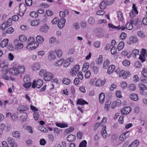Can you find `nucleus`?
Listing matches in <instances>:
<instances>
[{"mask_svg":"<svg viewBox=\"0 0 147 147\" xmlns=\"http://www.w3.org/2000/svg\"><path fill=\"white\" fill-rule=\"evenodd\" d=\"M25 70V67L23 66H19L18 68L13 67L10 69V73L11 74H23Z\"/></svg>","mask_w":147,"mask_h":147,"instance_id":"1","label":"nucleus"},{"mask_svg":"<svg viewBox=\"0 0 147 147\" xmlns=\"http://www.w3.org/2000/svg\"><path fill=\"white\" fill-rule=\"evenodd\" d=\"M43 84V82L42 80L39 79L37 81L36 80H34L32 82V87L35 88L36 87L39 88L42 86Z\"/></svg>","mask_w":147,"mask_h":147,"instance_id":"2","label":"nucleus"},{"mask_svg":"<svg viewBox=\"0 0 147 147\" xmlns=\"http://www.w3.org/2000/svg\"><path fill=\"white\" fill-rule=\"evenodd\" d=\"M115 69V66L113 65H110L108 69V74H111L112 73H115L117 74H118L120 71V68H118L115 70H114Z\"/></svg>","mask_w":147,"mask_h":147,"instance_id":"3","label":"nucleus"},{"mask_svg":"<svg viewBox=\"0 0 147 147\" xmlns=\"http://www.w3.org/2000/svg\"><path fill=\"white\" fill-rule=\"evenodd\" d=\"M32 43H28V45L26 47L27 50L28 51L32 50L38 47V44L37 43L33 44Z\"/></svg>","mask_w":147,"mask_h":147,"instance_id":"4","label":"nucleus"},{"mask_svg":"<svg viewBox=\"0 0 147 147\" xmlns=\"http://www.w3.org/2000/svg\"><path fill=\"white\" fill-rule=\"evenodd\" d=\"M80 69V66L79 65H77L74 66L70 71L71 74H82V72L79 71Z\"/></svg>","mask_w":147,"mask_h":147,"instance_id":"5","label":"nucleus"},{"mask_svg":"<svg viewBox=\"0 0 147 147\" xmlns=\"http://www.w3.org/2000/svg\"><path fill=\"white\" fill-rule=\"evenodd\" d=\"M19 7L20 13L19 15L20 16H22L24 14L26 9V6L24 3H22L20 5Z\"/></svg>","mask_w":147,"mask_h":147,"instance_id":"6","label":"nucleus"},{"mask_svg":"<svg viewBox=\"0 0 147 147\" xmlns=\"http://www.w3.org/2000/svg\"><path fill=\"white\" fill-rule=\"evenodd\" d=\"M131 108L129 107H127L123 108L121 110V112L123 115H125L128 114L131 111Z\"/></svg>","mask_w":147,"mask_h":147,"instance_id":"7","label":"nucleus"},{"mask_svg":"<svg viewBox=\"0 0 147 147\" xmlns=\"http://www.w3.org/2000/svg\"><path fill=\"white\" fill-rule=\"evenodd\" d=\"M138 41V38L136 37L131 36L129 38L127 42L129 45H131L137 42Z\"/></svg>","mask_w":147,"mask_h":147,"instance_id":"8","label":"nucleus"},{"mask_svg":"<svg viewBox=\"0 0 147 147\" xmlns=\"http://www.w3.org/2000/svg\"><path fill=\"white\" fill-rule=\"evenodd\" d=\"M43 78L45 81H50L53 78V74H43Z\"/></svg>","mask_w":147,"mask_h":147,"instance_id":"9","label":"nucleus"},{"mask_svg":"<svg viewBox=\"0 0 147 147\" xmlns=\"http://www.w3.org/2000/svg\"><path fill=\"white\" fill-rule=\"evenodd\" d=\"M129 131H127L123 134H121L119 137L120 140L122 141H124L127 138H128L129 136L128 134Z\"/></svg>","mask_w":147,"mask_h":147,"instance_id":"10","label":"nucleus"},{"mask_svg":"<svg viewBox=\"0 0 147 147\" xmlns=\"http://www.w3.org/2000/svg\"><path fill=\"white\" fill-rule=\"evenodd\" d=\"M65 22V19L62 18L60 19L58 24V26L59 28L61 29L64 26Z\"/></svg>","mask_w":147,"mask_h":147,"instance_id":"11","label":"nucleus"},{"mask_svg":"<svg viewBox=\"0 0 147 147\" xmlns=\"http://www.w3.org/2000/svg\"><path fill=\"white\" fill-rule=\"evenodd\" d=\"M49 28L48 26L44 25L40 27L39 30L41 32L46 33L47 32Z\"/></svg>","mask_w":147,"mask_h":147,"instance_id":"12","label":"nucleus"},{"mask_svg":"<svg viewBox=\"0 0 147 147\" xmlns=\"http://www.w3.org/2000/svg\"><path fill=\"white\" fill-rule=\"evenodd\" d=\"M40 65L39 63H34L32 66V70L35 71H38L40 69Z\"/></svg>","mask_w":147,"mask_h":147,"instance_id":"13","label":"nucleus"},{"mask_svg":"<svg viewBox=\"0 0 147 147\" xmlns=\"http://www.w3.org/2000/svg\"><path fill=\"white\" fill-rule=\"evenodd\" d=\"M139 87L140 89V92L142 94H144V91L146 90V86L144 84H139Z\"/></svg>","mask_w":147,"mask_h":147,"instance_id":"14","label":"nucleus"},{"mask_svg":"<svg viewBox=\"0 0 147 147\" xmlns=\"http://www.w3.org/2000/svg\"><path fill=\"white\" fill-rule=\"evenodd\" d=\"M36 39L37 43L40 44H42L44 40V39L43 37L40 35H38L36 36Z\"/></svg>","mask_w":147,"mask_h":147,"instance_id":"15","label":"nucleus"},{"mask_svg":"<svg viewBox=\"0 0 147 147\" xmlns=\"http://www.w3.org/2000/svg\"><path fill=\"white\" fill-rule=\"evenodd\" d=\"M9 40L7 38L4 39L0 43V46L2 48L6 47L8 44Z\"/></svg>","mask_w":147,"mask_h":147,"instance_id":"16","label":"nucleus"},{"mask_svg":"<svg viewBox=\"0 0 147 147\" xmlns=\"http://www.w3.org/2000/svg\"><path fill=\"white\" fill-rule=\"evenodd\" d=\"M134 22V21L131 20L130 22L127 23L125 25L126 29L129 30H132L133 28L132 24Z\"/></svg>","mask_w":147,"mask_h":147,"instance_id":"17","label":"nucleus"},{"mask_svg":"<svg viewBox=\"0 0 147 147\" xmlns=\"http://www.w3.org/2000/svg\"><path fill=\"white\" fill-rule=\"evenodd\" d=\"M78 105H83L85 104H88V103L86 101L83 100L82 98L78 99L77 102Z\"/></svg>","mask_w":147,"mask_h":147,"instance_id":"18","label":"nucleus"},{"mask_svg":"<svg viewBox=\"0 0 147 147\" xmlns=\"http://www.w3.org/2000/svg\"><path fill=\"white\" fill-rule=\"evenodd\" d=\"M76 138V136L72 134H70L67 137V140L69 142H74L75 141Z\"/></svg>","mask_w":147,"mask_h":147,"instance_id":"19","label":"nucleus"},{"mask_svg":"<svg viewBox=\"0 0 147 147\" xmlns=\"http://www.w3.org/2000/svg\"><path fill=\"white\" fill-rule=\"evenodd\" d=\"M94 62H92L90 64V66L93 72L94 73H97L98 71V69L97 67L95 66L94 65Z\"/></svg>","mask_w":147,"mask_h":147,"instance_id":"20","label":"nucleus"},{"mask_svg":"<svg viewBox=\"0 0 147 147\" xmlns=\"http://www.w3.org/2000/svg\"><path fill=\"white\" fill-rule=\"evenodd\" d=\"M55 52L53 51H51L49 52L48 57L49 58L51 59H54L56 57L55 55Z\"/></svg>","mask_w":147,"mask_h":147,"instance_id":"21","label":"nucleus"},{"mask_svg":"<svg viewBox=\"0 0 147 147\" xmlns=\"http://www.w3.org/2000/svg\"><path fill=\"white\" fill-rule=\"evenodd\" d=\"M28 109V107L26 105H21L18 109V110L20 112H23L27 111Z\"/></svg>","mask_w":147,"mask_h":147,"instance_id":"22","label":"nucleus"},{"mask_svg":"<svg viewBox=\"0 0 147 147\" xmlns=\"http://www.w3.org/2000/svg\"><path fill=\"white\" fill-rule=\"evenodd\" d=\"M24 47L23 44L21 43H18L15 45V49L18 50L22 49Z\"/></svg>","mask_w":147,"mask_h":147,"instance_id":"23","label":"nucleus"},{"mask_svg":"<svg viewBox=\"0 0 147 147\" xmlns=\"http://www.w3.org/2000/svg\"><path fill=\"white\" fill-rule=\"evenodd\" d=\"M106 126H104L103 128L102 129L101 131L102 136H103L104 138H106L107 135V133L106 130Z\"/></svg>","mask_w":147,"mask_h":147,"instance_id":"24","label":"nucleus"},{"mask_svg":"<svg viewBox=\"0 0 147 147\" xmlns=\"http://www.w3.org/2000/svg\"><path fill=\"white\" fill-rule=\"evenodd\" d=\"M56 125L58 127L61 128H65L68 126L67 124L63 123H55Z\"/></svg>","mask_w":147,"mask_h":147,"instance_id":"25","label":"nucleus"},{"mask_svg":"<svg viewBox=\"0 0 147 147\" xmlns=\"http://www.w3.org/2000/svg\"><path fill=\"white\" fill-rule=\"evenodd\" d=\"M139 143L138 140H136L131 143L128 147H137Z\"/></svg>","mask_w":147,"mask_h":147,"instance_id":"26","label":"nucleus"},{"mask_svg":"<svg viewBox=\"0 0 147 147\" xmlns=\"http://www.w3.org/2000/svg\"><path fill=\"white\" fill-rule=\"evenodd\" d=\"M130 98L132 100L136 101L138 99V97L137 94H132L130 96Z\"/></svg>","mask_w":147,"mask_h":147,"instance_id":"27","label":"nucleus"},{"mask_svg":"<svg viewBox=\"0 0 147 147\" xmlns=\"http://www.w3.org/2000/svg\"><path fill=\"white\" fill-rule=\"evenodd\" d=\"M23 80L24 82H31V78L30 75L28 74L24 76Z\"/></svg>","mask_w":147,"mask_h":147,"instance_id":"28","label":"nucleus"},{"mask_svg":"<svg viewBox=\"0 0 147 147\" xmlns=\"http://www.w3.org/2000/svg\"><path fill=\"white\" fill-rule=\"evenodd\" d=\"M124 43L123 42L121 41L119 42L117 46V49L118 51H121L122 50L124 47Z\"/></svg>","mask_w":147,"mask_h":147,"instance_id":"29","label":"nucleus"},{"mask_svg":"<svg viewBox=\"0 0 147 147\" xmlns=\"http://www.w3.org/2000/svg\"><path fill=\"white\" fill-rule=\"evenodd\" d=\"M128 88L130 91H133L136 90V87L134 84H129Z\"/></svg>","mask_w":147,"mask_h":147,"instance_id":"30","label":"nucleus"},{"mask_svg":"<svg viewBox=\"0 0 147 147\" xmlns=\"http://www.w3.org/2000/svg\"><path fill=\"white\" fill-rule=\"evenodd\" d=\"M105 94L103 93H100L99 96V98L100 102L102 103L103 102L105 98Z\"/></svg>","mask_w":147,"mask_h":147,"instance_id":"31","label":"nucleus"},{"mask_svg":"<svg viewBox=\"0 0 147 147\" xmlns=\"http://www.w3.org/2000/svg\"><path fill=\"white\" fill-rule=\"evenodd\" d=\"M117 15L118 20L120 21H122L123 20V18L122 13L120 11H118Z\"/></svg>","mask_w":147,"mask_h":147,"instance_id":"32","label":"nucleus"},{"mask_svg":"<svg viewBox=\"0 0 147 147\" xmlns=\"http://www.w3.org/2000/svg\"><path fill=\"white\" fill-rule=\"evenodd\" d=\"M64 61V59H61L57 61L56 63L54 65L56 66L61 65L63 63Z\"/></svg>","mask_w":147,"mask_h":147,"instance_id":"33","label":"nucleus"},{"mask_svg":"<svg viewBox=\"0 0 147 147\" xmlns=\"http://www.w3.org/2000/svg\"><path fill=\"white\" fill-rule=\"evenodd\" d=\"M141 80L144 83H147V74H142Z\"/></svg>","mask_w":147,"mask_h":147,"instance_id":"34","label":"nucleus"},{"mask_svg":"<svg viewBox=\"0 0 147 147\" xmlns=\"http://www.w3.org/2000/svg\"><path fill=\"white\" fill-rule=\"evenodd\" d=\"M20 40L22 42H25L27 40L26 37L24 35H21L19 36Z\"/></svg>","mask_w":147,"mask_h":147,"instance_id":"35","label":"nucleus"},{"mask_svg":"<svg viewBox=\"0 0 147 147\" xmlns=\"http://www.w3.org/2000/svg\"><path fill=\"white\" fill-rule=\"evenodd\" d=\"M139 51L137 49H134L133 51L131 54L132 55L134 58H135L137 55L139 54Z\"/></svg>","mask_w":147,"mask_h":147,"instance_id":"36","label":"nucleus"},{"mask_svg":"<svg viewBox=\"0 0 147 147\" xmlns=\"http://www.w3.org/2000/svg\"><path fill=\"white\" fill-rule=\"evenodd\" d=\"M40 23L38 20H33L31 23V25L33 26H35L38 25Z\"/></svg>","mask_w":147,"mask_h":147,"instance_id":"37","label":"nucleus"},{"mask_svg":"<svg viewBox=\"0 0 147 147\" xmlns=\"http://www.w3.org/2000/svg\"><path fill=\"white\" fill-rule=\"evenodd\" d=\"M73 59L70 60L69 59H68L65 61L63 65L65 67H67L70 64L69 62L70 61L71 62H73Z\"/></svg>","mask_w":147,"mask_h":147,"instance_id":"38","label":"nucleus"},{"mask_svg":"<svg viewBox=\"0 0 147 147\" xmlns=\"http://www.w3.org/2000/svg\"><path fill=\"white\" fill-rule=\"evenodd\" d=\"M55 52L58 57H61L62 54V52L61 50L58 49H56Z\"/></svg>","mask_w":147,"mask_h":147,"instance_id":"39","label":"nucleus"},{"mask_svg":"<svg viewBox=\"0 0 147 147\" xmlns=\"http://www.w3.org/2000/svg\"><path fill=\"white\" fill-rule=\"evenodd\" d=\"M28 43L32 42V43H37L35 41V38L32 36L30 37L28 40Z\"/></svg>","mask_w":147,"mask_h":147,"instance_id":"40","label":"nucleus"},{"mask_svg":"<svg viewBox=\"0 0 147 147\" xmlns=\"http://www.w3.org/2000/svg\"><path fill=\"white\" fill-rule=\"evenodd\" d=\"M13 137L16 138H20V135L18 131H15L13 134Z\"/></svg>","mask_w":147,"mask_h":147,"instance_id":"41","label":"nucleus"},{"mask_svg":"<svg viewBox=\"0 0 147 147\" xmlns=\"http://www.w3.org/2000/svg\"><path fill=\"white\" fill-rule=\"evenodd\" d=\"M106 2L104 1H102L100 5V7L101 9H104L106 7Z\"/></svg>","mask_w":147,"mask_h":147,"instance_id":"42","label":"nucleus"},{"mask_svg":"<svg viewBox=\"0 0 147 147\" xmlns=\"http://www.w3.org/2000/svg\"><path fill=\"white\" fill-rule=\"evenodd\" d=\"M127 83L124 81L123 82L120 84V86L123 89H125L127 88Z\"/></svg>","mask_w":147,"mask_h":147,"instance_id":"43","label":"nucleus"},{"mask_svg":"<svg viewBox=\"0 0 147 147\" xmlns=\"http://www.w3.org/2000/svg\"><path fill=\"white\" fill-rule=\"evenodd\" d=\"M31 82H24V83L23 84V86L24 88L28 89L31 86Z\"/></svg>","mask_w":147,"mask_h":147,"instance_id":"44","label":"nucleus"},{"mask_svg":"<svg viewBox=\"0 0 147 147\" xmlns=\"http://www.w3.org/2000/svg\"><path fill=\"white\" fill-rule=\"evenodd\" d=\"M88 23L90 24H93L95 22V19L93 17H90L88 20Z\"/></svg>","mask_w":147,"mask_h":147,"instance_id":"45","label":"nucleus"},{"mask_svg":"<svg viewBox=\"0 0 147 147\" xmlns=\"http://www.w3.org/2000/svg\"><path fill=\"white\" fill-rule=\"evenodd\" d=\"M96 85L97 86H100L103 85L102 81L100 79H98L96 82Z\"/></svg>","mask_w":147,"mask_h":147,"instance_id":"46","label":"nucleus"},{"mask_svg":"<svg viewBox=\"0 0 147 147\" xmlns=\"http://www.w3.org/2000/svg\"><path fill=\"white\" fill-rule=\"evenodd\" d=\"M7 140L9 144L10 145H11V144H13V143H15L14 139L12 137H8L7 138Z\"/></svg>","mask_w":147,"mask_h":147,"instance_id":"47","label":"nucleus"},{"mask_svg":"<svg viewBox=\"0 0 147 147\" xmlns=\"http://www.w3.org/2000/svg\"><path fill=\"white\" fill-rule=\"evenodd\" d=\"M109 60L107 59L104 62L103 64V67L104 68H107L108 66L109 65Z\"/></svg>","mask_w":147,"mask_h":147,"instance_id":"48","label":"nucleus"},{"mask_svg":"<svg viewBox=\"0 0 147 147\" xmlns=\"http://www.w3.org/2000/svg\"><path fill=\"white\" fill-rule=\"evenodd\" d=\"M30 16L33 18H36L38 16V14L36 12L32 11L30 13Z\"/></svg>","mask_w":147,"mask_h":147,"instance_id":"49","label":"nucleus"},{"mask_svg":"<svg viewBox=\"0 0 147 147\" xmlns=\"http://www.w3.org/2000/svg\"><path fill=\"white\" fill-rule=\"evenodd\" d=\"M116 29H118L119 30H124L126 29L125 26L119 25L118 26L115 27Z\"/></svg>","mask_w":147,"mask_h":147,"instance_id":"50","label":"nucleus"},{"mask_svg":"<svg viewBox=\"0 0 147 147\" xmlns=\"http://www.w3.org/2000/svg\"><path fill=\"white\" fill-rule=\"evenodd\" d=\"M107 118L105 117H104L102 120H101L100 124V126H104V125L107 122Z\"/></svg>","mask_w":147,"mask_h":147,"instance_id":"51","label":"nucleus"},{"mask_svg":"<svg viewBox=\"0 0 147 147\" xmlns=\"http://www.w3.org/2000/svg\"><path fill=\"white\" fill-rule=\"evenodd\" d=\"M137 34L140 37L144 38L145 36V35L143 32L142 31H139L137 32Z\"/></svg>","mask_w":147,"mask_h":147,"instance_id":"52","label":"nucleus"},{"mask_svg":"<svg viewBox=\"0 0 147 147\" xmlns=\"http://www.w3.org/2000/svg\"><path fill=\"white\" fill-rule=\"evenodd\" d=\"M123 64L125 66H127L129 65L130 64V61L127 60H123L122 62Z\"/></svg>","mask_w":147,"mask_h":147,"instance_id":"53","label":"nucleus"},{"mask_svg":"<svg viewBox=\"0 0 147 147\" xmlns=\"http://www.w3.org/2000/svg\"><path fill=\"white\" fill-rule=\"evenodd\" d=\"M100 42L99 41H95L94 43V46L96 48H98L99 47Z\"/></svg>","mask_w":147,"mask_h":147,"instance_id":"54","label":"nucleus"},{"mask_svg":"<svg viewBox=\"0 0 147 147\" xmlns=\"http://www.w3.org/2000/svg\"><path fill=\"white\" fill-rule=\"evenodd\" d=\"M14 30L12 27L9 28L6 31V33L9 34H10L12 33L14 31Z\"/></svg>","mask_w":147,"mask_h":147,"instance_id":"55","label":"nucleus"},{"mask_svg":"<svg viewBox=\"0 0 147 147\" xmlns=\"http://www.w3.org/2000/svg\"><path fill=\"white\" fill-rule=\"evenodd\" d=\"M7 24L6 23V22H3L1 25V29L2 30H4L6 27H8Z\"/></svg>","mask_w":147,"mask_h":147,"instance_id":"56","label":"nucleus"},{"mask_svg":"<svg viewBox=\"0 0 147 147\" xmlns=\"http://www.w3.org/2000/svg\"><path fill=\"white\" fill-rule=\"evenodd\" d=\"M59 21L58 18H57L55 17L52 20L51 22L53 24H57V23L58 24Z\"/></svg>","mask_w":147,"mask_h":147,"instance_id":"57","label":"nucleus"},{"mask_svg":"<svg viewBox=\"0 0 147 147\" xmlns=\"http://www.w3.org/2000/svg\"><path fill=\"white\" fill-rule=\"evenodd\" d=\"M25 3L26 5L30 6L32 4V0H25Z\"/></svg>","mask_w":147,"mask_h":147,"instance_id":"58","label":"nucleus"},{"mask_svg":"<svg viewBox=\"0 0 147 147\" xmlns=\"http://www.w3.org/2000/svg\"><path fill=\"white\" fill-rule=\"evenodd\" d=\"M111 102L109 101H107L105 104V109L107 110H108V108L110 107Z\"/></svg>","mask_w":147,"mask_h":147,"instance_id":"59","label":"nucleus"},{"mask_svg":"<svg viewBox=\"0 0 147 147\" xmlns=\"http://www.w3.org/2000/svg\"><path fill=\"white\" fill-rule=\"evenodd\" d=\"M135 24L137 28H140L142 24L141 22H139L137 20L136 21Z\"/></svg>","mask_w":147,"mask_h":147,"instance_id":"60","label":"nucleus"},{"mask_svg":"<svg viewBox=\"0 0 147 147\" xmlns=\"http://www.w3.org/2000/svg\"><path fill=\"white\" fill-rule=\"evenodd\" d=\"M34 117L35 120H37L39 117V114L37 112H34Z\"/></svg>","mask_w":147,"mask_h":147,"instance_id":"61","label":"nucleus"},{"mask_svg":"<svg viewBox=\"0 0 147 147\" xmlns=\"http://www.w3.org/2000/svg\"><path fill=\"white\" fill-rule=\"evenodd\" d=\"M86 140L82 141L80 144L79 147H86Z\"/></svg>","mask_w":147,"mask_h":147,"instance_id":"62","label":"nucleus"},{"mask_svg":"<svg viewBox=\"0 0 147 147\" xmlns=\"http://www.w3.org/2000/svg\"><path fill=\"white\" fill-rule=\"evenodd\" d=\"M63 82L64 84H69L70 82V80L68 79H64Z\"/></svg>","mask_w":147,"mask_h":147,"instance_id":"63","label":"nucleus"},{"mask_svg":"<svg viewBox=\"0 0 147 147\" xmlns=\"http://www.w3.org/2000/svg\"><path fill=\"white\" fill-rule=\"evenodd\" d=\"M111 53L113 55L116 53L117 52V49L114 47H113L111 49Z\"/></svg>","mask_w":147,"mask_h":147,"instance_id":"64","label":"nucleus"}]
</instances>
